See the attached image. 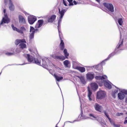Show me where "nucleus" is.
I'll use <instances>...</instances> for the list:
<instances>
[{
    "instance_id": "43",
    "label": "nucleus",
    "mask_w": 127,
    "mask_h": 127,
    "mask_svg": "<svg viewBox=\"0 0 127 127\" xmlns=\"http://www.w3.org/2000/svg\"><path fill=\"white\" fill-rule=\"evenodd\" d=\"M21 30L23 31V30H25V29L24 27L22 26L21 28Z\"/></svg>"
},
{
    "instance_id": "28",
    "label": "nucleus",
    "mask_w": 127,
    "mask_h": 127,
    "mask_svg": "<svg viewBox=\"0 0 127 127\" xmlns=\"http://www.w3.org/2000/svg\"><path fill=\"white\" fill-rule=\"evenodd\" d=\"M118 21L119 25H122L123 22V19L122 18H120L118 19Z\"/></svg>"
},
{
    "instance_id": "27",
    "label": "nucleus",
    "mask_w": 127,
    "mask_h": 127,
    "mask_svg": "<svg viewBox=\"0 0 127 127\" xmlns=\"http://www.w3.org/2000/svg\"><path fill=\"white\" fill-rule=\"evenodd\" d=\"M56 58L58 59L62 60H63L65 59V57L63 56H56Z\"/></svg>"
},
{
    "instance_id": "25",
    "label": "nucleus",
    "mask_w": 127,
    "mask_h": 127,
    "mask_svg": "<svg viewBox=\"0 0 127 127\" xmlns=\"http://www.w3.org/2000/svg\"><path fill=\"white\" fill-rule=\"evenodd\" d=\"M102 66L101 64H98L96 66L95 68L98 70H101L102 69Z\"/></svg>"
},
{
    "instance_id": "56",
    "label": "nucleus",
    "mask_w": 127,
    "mask_h": 127,
    "mask_svg": "<svg viewBox=\"0 0 127 127\" xmlns=\"http://www.w3.org/2000/svg\"><path fill=\"white\" fill-rule=\"evenodd\" d=\"M24 13L26 15V13H27L26 12H25V11L24 12Z\"/></svg>"
},
{
    "instance_id": "11",
    "label": "nucleus",
    "mask_w": 127,
    "mask_h": 127,
    "mask_svg": "<svg viewBox=\"0 0 127 127\" xmlns=\"http://www.w3.org/2000/svg\"><path fill=\"white\" fill-rule=\"evenodd\" d=\"M86 76L88 79L91 80L94 78V74L90 72L88 73L87 74Z\"/></svg>"
},
{
    "instance_id": "13",
    "label": "nucleus",
    "mask_w": 127,
    "mask_h": 127,
    "mask_svg": "<svg viewBox=\"0 0 127 127\" xmlns=\"http://www.w3.org/2000/svg\"><path fill=\"white\" fill-rule=\"evenodd\" d=\"M10 21V20L8 18H3L0 23V25L2 24L3 23L7 24Z\"/></svg>"
},
{
    "instance_id": "15",
    "label": "nucleus",
    "mask_w": 127,
    "mask_h": 127,
    "mask_svg": "<svg viewBox=\"0 0 127 127\" xmlns=\"http://www.w3.org/2000/svg\"><path fill=\"white\" fill-rule=\"evenodd\" d=\"M19 22L22 24H25L26 21L25 18L21 15H19Z\"/></svg>"
},
{
    "instance_id": "42",
    "label": "nucleus",
    "mask_w": 127,
    "mask_h": 127,
    "mask_svg": "<svg viewBox=\"0 0 127 127\" xmlns=\"http://www.w3.org/2000/svg\"><path fill=\"white\" fill-rule=\"evenodd\" d=\"M99 86H101L103 85V82L102 81V80H101V82L100 83H98Z\"/></svg>"
},
{
    "instance_id": "24",
    "label": "nucleus",
    "mask_w": 127,
    "mask_h": 127,
    "mask_svg": "<svg viewBox=\"0 0 127 127\" xmlns=\"http://www.w3.org/2000/svg\"><path fill=\"white\" fill-rule=\"evenodd\" d=\"M88 96L89 97V99L90 101H91L92 100V99L91 98V95L92 94V92L90 90L89 88H88Z\"/></svg>"
},
{
    "instance_id": "17",
    "label": "nucleus",
    "mask_w": 127,
    "mask_h": 127,
    "mask_svg": "<svg viewBox=\"0 0 127 127\" xmlns=\"http://www.w3.org/2000/svg\"><path fill=\"white\" fill-rule=\"evenodd\" d=\"M118 98L120 100L124 99L125 97V95L123 93H119L118 94Z\"/></svg>"
},
{
    "instance_id": "26",
    "label": "nucleus",
    "mask_w": 127,
    "mask_h": 127,
    "mask_svg": "<svg viewBox=\"0 0 127 127\" xmlns=\"http://www.w3.org/2000/svg\"><path fill=\"white\" fill-rule=\"evenodd\" d=\"M70 64L68 60H66L64 62V64L66 67H69L68 65Z\"/></svg>"
},
{
    "instance_id": "3",
    "label": "nucleus",
    "mask_w": 127,
    "mask_h": 127,
    "mask_svg": "<svg viewBox=\"0 0 127 127\" xmlns=\"http://www.w3.org/2000/svg\"><path fill=\"white\" fill-rule=\"evenodd\" d=\"M103 4L109 11L114 12V7L112 4L105 2Z\"/></svg>"
},
{
    "instance_id": "21",
    "label": "nucleus",
    "mask_w": 127,
    "mask_h": 127,
    "mask_svg": "<svg viewBox=\"0 0 127 127\" xmlns=\"http://www.w3.org/2000/svg\"><path fill=\"white\" fill-rule=\"evenodd\" d=\"M54 76L56 80L58 81H59L63 79V77H59L56 74H54Z\"/></svg>"
},
{
    "instance_id": "8",
    "label": "nucleus",
    "mask_w": 127,
    "mask_h": 127,
    "mask_svg": "<svg viewBox=\"0 0 127 127\" xmlns=\"http://www.w3.org/2000/svg\"><path fill=\"white\" fill-rule=\"evenodd\" d=\"M59 37L60 38V39L61 40V43L59 45V47L60 49L61 50H64V44L63 41V40L62 39V37H61V35L60 34L59 31Z\"/></svg>"
},
{
    "instance_id": "51",
    "label": "nucleus",
    "mask_w": 127,
    "mask_h": 127,
    "mask_svg": "<svg viewBox=\"0 0 127 127\" xmlns=\"http://www.w3.org/2000/svg\"><path fill=\"white\" fill-rule=\"evenodd\" d=\"M73 2L74 3V4L76 5L77 4V3L76 1L74 0L73 1Z\"/></svg>"
},
{
    "instance_id": "6",
    "label": "nucleus",
    "mask_w": 127,
    "mask_h": 127,
    "mask_svg": "<svg viewBox=\"0 0 127 127\" xmlns=\"http://www.w3.org/2000/svg\"><path fill=\"white\" fill-rule=\"evenodd\" d=\"M56 16L55 15H53L49 16L47 19V21L48 22L52 23L56 19Z\"/></svg>"
},
{
    "instance_id": "14",
    "label": "nucleus",
    "mask_w": 127,
    "mask_h": 127,
    "mask_svg": "<svg viewBox=\"0 0 127 127\" xmlns=\"http://www.w3.org/2000/svg\"><path fill=\"white\" fill-rule=\"evenodd\" d=\"M90 85L92 89L94 90H96L98 88V85L95 83H91Z\"/></svg>"
},
{
    "instance_id": "33",
    "label": "nucleus",
    "mask_w": 127,
    "mask_h": 127,
    "mask_svg": "<svg viewBox=\"0 0 127 127\" xmlns=\"http://www.w3.org/2000/svg\"><path fill=\"white\" fill-rule=\"evenodd\" d=\"M69 3V5H73L74 4L72 2V0H67Z\"/></svg>"
},
{
    "instance_id": "31",
    "label": "nucleus",
    "mask_w": 127,
    "mask_h": 127,
    "mask_svg": "<svg viewBox=\"0 0 127 127\" xmlns=\"http://www.w3.org/2000/svg\"><path fill=\"white\" fill-rule=\"evenodd\" d=\"M46 62L45 60H42V65L43 67L45 66L46 65Z\"/></svg>"
},
{
    "instance_id": "47",
    "label": "nucleus",
    "mask_w": 127,
    "mask_h": 127,
    "mask_svg": "<svg viewBox=\"0 0 127 127\" xmlns=\"http://www.w3.org/2000/svg\"><path fill=\"white\" fill-rule=\"evenodd\" d=\"M4 18H8V17L7 15L6 14H4Z\"/></svg>"
},
{
    "instance_id": "29",
    "label": "nucleus",
    "mask_w": 127,
    "mask_h": 127,
    "mask_svg": "<svg viewBox=\"0 0 127 127\" xmlns=\"http://www.w3.org/2000/svg\"><path fill=\"white\" fill-rule=\"evenodd\" d=\"M34 36V33H31L30 34L29 38L31 39L33 38Z\"/></svg>"
},
{
    "instance_id": "44",
    "label": "nucleus",
    "mask_w": 127,
    "mask_h": 127,
    "mask_svg": "<svg viewBox=\"0 0 127 127\" xmlns=\"http://www.w3.org/2000/svg\"><path fill=\"white\" fill-rule=\"evenodd\" d=\"M113 125L114 126L116 127H120V125H119L115 124H114Z\"/></svg>"
},
{
    "instance_id": "36",
    "label": "nucleus",
    "mask_w": 127,
    "mask_h": 127,
    "mask_svg": "<svg viewBox=\"0 0 127 127\" xmlns=\"http://www.w3.org/2000/svg\"><path fill=\"white\" fill-rule=\"evenodd\" d=\"M11 26L13 30H14L16 31H17V30L18 29H17L16 28L14 27V25L13 24H12L11 25Z\"/></svg>"
},
{
    "instance_id": "39",
    "label": "nucleus",
    "mask_w": 127,
    "mask_h": 127,
    "mask_svg": "<svg viewBox=\"0 0 127 127\" xmlns=\"http://www.w3.org/2000/svg\"><path fill=\"white\" fill-rule=\"evenodd\" d=\"M17 31L21 33H23V31L21 30H19L18 29V30H17Z\"/></svg>"
},
{
    "instance_id": "18",
    "label": "nucleus",
    "mask_w": 127,
    "mask_h": 127,
    "mask_svg": "<svg viewBox=\"0 0 127 127\" xmlns=\"http://www.w3.org/2000/svg\"><path fill=\"white\" fill-rule=\"evenodd\" d=\"M106 77V76L105 75L102 76H96L95 77V78L96 80H102L103 79H105Z\"/></svg>"
},
{
    "instance_id": "19",
    "label": "nucleus",
    "mask_w": 127,
    "mask_h": 127,
    "mask_svg": "<svg viewBox=\"0 0 127 127\" xmlns=\"http://www.w3.org/2000/svg\"><path fill=\"white\" fill-rule=\"evenodd\" d=\"M30 32H31V33H35V32H39V30L37 29H35L32 26L30 27Z\"/></svg>"
},
{
    "instance_id": "54",
    "label": "nucleus",
    "mask_w": 127,
    "mask_h": 127,
    "mask_svg": "<svg viewBox=\"0 0 127 127\" xmlns=\"http://www.w3.org/2000/svg\"><path fill=\"white\" fill-rule=\"evenodd\" d=\"M6 11V10L5 9H4L3 12L4 13H5Z\"/></svg>"
},
{
    "instance_id": "49",
    "label": "nucleus",
    "mask_w": 127,
    "mask_h": 127,
    "mask_svg": "<svg viewBox=\"0 0 127 127\" xmlns=\"http://www.w3.org/2000/svg\"><path fill=\"white\" fill-rule=\"evenodd\" d=\"M104 113L106 116H107V115H108V114L105 111H104Z\"/></svg>"
},
{
    "instance_id": "41",
    "label": "nucleus",
    "mask_w": 127,
    "mask_h": 127,
    "mask_svg": "<svg viewBox=\"0 0 127 127\" xmlns=\"http://www.w3.org/2000/svg\"><path fill=\"white\" fill-rule=\"evenodd\" d=\"M123 93L124 94L127 95V91L125 90L123 91Z\"/></svg>"
},
{
    "instance_id": "1",
    "label": "nucleus",
    "mask_w": 127,
    "mask_h": 127,
    "mask_svg": "<svg viewBox=\"0 0 127 127\" xmlns=\"http://www.w3.org/2000/svg\"><path fill=\"white\" fill-rule=\"evenodd\" d=\"M26 55V58L29 62L30 63L32 62L38 65H40L41 61H40L39 60L36 58H33L32 56H31L30 54H27Z\"/></svg>"
},
{
    "instance_id": "4",
    "label": "nucleus",
    "mask_w": 127,
    "mask_h": 127,
    "mask_svg": "<svg viewBox=\"0 0 127 127\" xmlns=\"http://www.w3.org/2000/svg\"><path fill=\"white\" fill-rule=\"evenodd\" d=\"M36 20V17L33 15L30 16L28 17V22L31 25L33 24Z\"/></svg>"
},
{
    "instance_id": "32",
    "label": "nucleus",
    "mask_w": 127,
    "mask_h": 127,
    "mask_svg": "<svg viewBox=\"0 0 127 127\" xmlns=\"http://www.w3.org/2000/svg\"><path fill=\"white\" fill-rule=\"evenodd\" d=\"M123 41H122L120 44L119 43L118 45L117 46V48H119L123 44Z\"/></svg>"
},
{
    "instance_id": "16",
    "label": "nucleus",
    "mask_w": 127,
    "mask_h": 127,
    "mask_svg": "<svg viewBox=\"0 0 127 127\" xmlns=\"http://www.w3.org/2000/svg\"><path fill=\"white\" fill-rule=\"evenodd\" d=\"M9 0V8L10 11H13L15 8L14 5L13 4L11 0Z\"/></svg>"
},
{
    "instance_id": "40",
    "label": "nucleus",
    "mask_w": 127,
    "mask_h": 127,
    "mask_svg": "<svg viewBox=\"0 0 127 127\" xmlns=\"http://www.w3.org/2000/svg\"><path fill=\"white\" fill-rule=\"evenodd\" d=\"M63 3L65 6H67L66 3V2L64 0H63Z\"/></svg>"
},
{
    "instance_id": "55",
    "label": "nucleus",
    "mask_w": 127,
    "mask_h": 127,
    "mask_svg": "<svg viewBox=\"0 0 127 127\" xmlns=\"http://www.w3.org/2000/svg\"><path fill=\"white\" fill-rule=\"evenodd\" d=\"M118 92V90H115L114 91V92H115V93H117Z\"/></svg>"
},
{
    "instance_id": "20",
    "label": "nucleus",
    "mask_w": 127,
    "mask_h": 127,
    "mask_svg": "<svg viewBox=\"0 0 127 127\" xmlns=\"http://www.w3.org/2000/svg\"><path fill=\"white\" fill-rule=\"evenodd\" d=\"M104 85L106 87L109 89H111L112 87L111 85L106 81H105L104 82Z\"/></svg>"
},
{
    "instance_id": "9",
    "label": "nucleus",
    "mask_w": 127,
    "mask_h": 127,
    "mask_svg": "<svg viewBox=\"0 0 127 127\" xmlns=\"http://www.w3.org/2000/svg\"><path fill=\"white\" fill-rule=\"evenodd\" d=\"M95 110L99 112H101L102 107L97 103H96L94 106Z\"/></svg>"
},
{
    "instance_id": "5",
    "label": "nucleus",
    "mask_w": 127,
    "mask_h": 127,
    "mask_svg": "<svg viewBox=\"0 0 127 127\" xmlns=\"http://www.w3.org/2000/svg\"><path fill=\"white\" fill-rule=\"evenodd\" d=\"M77 63L76 62H74L73 63V66L75 67V68L77 69L81 72H83L85 71V68L84 67H80L79 66H75V65L77 64Z\"/></svg>"
},
{
    "instance_id": "37",
    "label": "nucleus",
    "mask_w": 127,
    "mask_h": 127,
    "mask_svg": "<svg viewBox=\"0 0 127 127\" xmlns=\"http://www.w3.org/2000/svg\"><path fill=\"white\" fill-rule=\"evenodd\" d=\"M123 114L122 113H118L116 114V116H119L121 115H123Z\"/></svg>"
},
{
    "instance_id": "35",
    "label": "nucleus",
    "mask_w": 127,
    "mask_h": 127,
    "mask_svg": "<svg viewBox=\"0 0 127 127\" xmlns=\"http://www.w3.org/2000/svg\"><path fill=\"white\" fill-rule=\"evenodd\" d=\"M64 54L65 56V58L68 59V57L69 55V53H67V52L66 53H65Z\"/></svg>"
},
{
    "instance_id": "7",
    "label": "nucleus",
    "mask_w": 127,
    "mask_h": 127,
    "mask_svg": "<svg viewBox=\"0 0 127 127\" xmlns=\"http://www.w3.org/2000/svg\"><path fill=\"white\" fill-rule=\"evenodd\" d=\"M43 21L42 20H39L35 27L36 29H38L41 27L43 23Z\"/></svg>"
},
{
    "instance_id": "46",
    "label": "nucleus",
    "mask_w": 127,
    "mask_h": 127,
    "mask_svg": "<svg viewBox=\"0 0 127 127\" xmlns=\"http://www.w3.org/2000/svg\"><path fill=\"white\" fill-rule=\"evenodd\" d=\"M67 52V50L66 49H64V54L65 53H66Z\"/></svg>"
},
{
    "instance_id": "53",
    "label": "nucleus",
    "mask_w": 127,
    "mask_h": 127,
    "mask_svg": "<svg viewBox=\"0 0 127 127\" xmlns=\"http://www.w3.org/2000/svg\"><path fill=\"white\" fill-rule=\"evenodd\" d=\"M98 2L99 3L100 2V0H95Z\"/></svg>"
},
{
    "instance_id": "57",
    "label": "nucleus",
    "mask_w": 127,
    "mask_h": 127,
    "mask_svg": "<svg viewBox=\"0 0 127 127\" xmlns=\"http://www.w3.org/2000/svg\"><path fill=\"white\" fill-rule=\"evenodd\" d=\"M57 124H57L56 125V127H58V126H57Z\"/></svg>"
},
{
    "instance_id": "34",
    "label": "nucleus",
    "mask_w": 127,
    "mask_h": 127,
    "mask_svg": "<svg viewBox=\"0 0 127 127\" xmlns=\"http://www.w3.org/2000/svg\"><path fill=\"white\" fill-rule=\"evenodd\" d=\"M14 53H9V52H7L5 53V54L7 55L8 56H10L11 55H14Z\"/></svg>"
},
{
    "instance_id": "22",
    "label": "nucleus",
    "mask_w": 127,
    "mask_h": 127,
    "mask_svg": "<svg viewBox=\"0 0 127 127\" xmlns=\"http://www.w3.org/2000/svg\"><path fill=\"white\" fill-rule=\"evenodd\" d=\"M78 78L80 80L81 82L83 84H85L86 83V82L85 81L84 78L83 76H78Z\"/></svg>"
},
{
    "instance_id": "10",
    "label": "nucleus",
    "mask_w": 127,
    "mask_h": 127,
    "mask_svg": "<svg viewBox=\"0 0 127 127\" xmlns=\"http://www.w3.org/2000/svg\"><path fill=\"white\" fill-rule=\"evenodd\" d=\"M26 41L24 39H17L15 41V44L16 45H18L19 43H26Z\"/></svg>"
},
{
    "instance_id": "38",
    "label": "nucleus",
    "mask_w": 127,
    "mask_h": 127,
    "mask_svg": "<svg viewBox=\"0 0 127 127\" xmlns=\"http://www.w3.org/2000/svg\"><path fill=\"white\" fill-rule=\"evenodd\" d=\"M89 116L91 117H92L93 118H96V117L93 114H89Z\"/></svg>"
},
{
    "instance_id": "48",
    "label": "nucleus",
    "mask_w": 127,
    "mask_h": 127,
    "mask_svg": "<svg viewBox=\"0 0 127 127\" xmlns=\"http://www.w3.org/2000/svg\"><path fill=\"white\" fill-rule=\"evenodd\" d=\"M4 2L5 5H6L7 4V0H4Z\"/></svg>"
},
{
    "instance_id": "2",
    "label": "nucleus",
    "mask_w": 127,
    "mask_h": 127,
    "mask_svg": "<svg viewBox=\"0 0 127 127\" xmlns=\"http://www.w3.org/2000/svg\"><path fill=\"white\" fill-rule=\"evenodd\" d=\"M106 93L104 91H100L98 92L97 94V98L99 99H101L105 97Z\"/></svg>"
},
{
    "instance_id": "52",
    "label": "nucleus",
    "mask_w": 127,
    "mask_h": 127,
    "mask_svg": "<svg viewBox=\"0 0 127 127\" xmlns=\"http://www.w3.org/2000/svg\"><path fill=\"white\" fill-rule=\"evenodd\" d=\"M125 102H126L127 103V96L126 98Z\"/></svg>"
},
{
    "instance_id": "50",
    "label": "nucleus",
    "mask_w": 127,
    "mask_h": 127,
    "mask_svg": "<svg viewBox=\"0 0 127 127\" xmlns=\"http://www.w3.org/2000/svg\"><path fill=\"white\" fill-rule=\"evenodd\" d=\"M107 116H106L108 118V119L110 120H110H111V119L109 117V115H107Z\"/></svg>"
},
{
    "instance_id": "30",
    "label": "nucleus",
    "mask_w": 127,
    "mask_h": 127,
    "mask_svg": "<svg viewBox=\"0 0 127 127\" xmlns=\"http://www.w3.org/2000/svg\"><path fill=\"white\" fill-rule=\"evenodd\" d=\"M115 52H112L111 54H110L108 56V57H107V59H108L110 58L111 57L113 56H114L115 54Z\"/></svg>"
},
{
    "instance_id": "23",
    "label": "nucleus",
    "mask_w": 127,
    "mask_h": 127,
    "mask_svg": "<svg viewBox=\"0 0 127 127\" xmlns=\"http://www.w3.org/2000/svg\"><path fill=\"white\" fill-rule=\"evenodd\" d=\"M21 43L19 44V46L20 48L23 49L26 48V45L25 44Z\"/></svg>"
},
{
    "instance_id": "45",
    "label": "nucleus",
    "mask_w": 127,
    "mask_h": 127,
    "mask_svg": "<svg viewBox=\"0 0 127 127\" xmlns=\"http://www.w3.org/2000/svg\"><path fill=\"white\" fill-rule=\"evenodd\" d=\"M127 118V117H126V119H125V121H124V124H126L127 123V119H126Z\"/></svg>"
},
{
    "instance_id": "12",
    "label": "nucleus",
    "mask_w": 127,
    "mask_h": 127,
    "mask_svg": "<svg viewBox=\"0 0 127 127\" xmlns=\"http://www.w3.org/2000/svg\"><path fill=\"white\" fill-rule=\"evenodd\" d=\"M59 14L60 15V19H62L63 16L64 15L66 11V10L65 9H63L61 11L60 8H59Z\"/></svg>"
}]
</instances>
